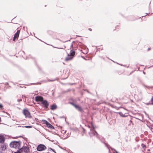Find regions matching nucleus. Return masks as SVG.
Segmentation results:
<instances>
[{
	"label": "nucleus",
	"instance_id": "f257e3e1",
	"mask_svg": "<svg viewBox=\"0 0 153 153\" xmlns=\"http://www.w3.org/2000/svg\"><path fill=\"white\" fill-rule=\"evenodd\" d=\"M91 126L93 127V129H91L90 132L88 133L90 137H91L93 136H94L99 140H100V139L99 137V134L95 130L96 127L94 126L93 123H91Z\"/></svg>",
	"mask_w": 153,
	"mask_h": 153
},
{
	"label": "nucleus",
	"instance_id": "f03ea898",
	"mask_svg": "<svg viewBox=\"0 0 153 153\" xmlns=\"http://www.w3.org/2000/svg\"><path fill=\"white\" fill-rule=\"evenodd\" d=\"M21 142L20 140L18 141H13L10 144V146L11 148H19L20 147Z\"/></svg>",
	"mask_w": 153,
	"mask_h": 153
},
{
	"label": "nucleus",
	"instance_id": "7ed1b4c3",
	"mask_svg": "<svg viewBox=\"0 0 153 153\" xmlns=\"http://www.w3.org/2000/svg\"><path fill=\"white\" fill-rule=\"evenodd\" d=\"M78 42V41L77 42ZM79 42V43H81V44L79 45L78 44H77L76 43H75V41L72 42V44L71 45V48L72 47H73V44H72V43H75L76 44V45H78L79 46V47H80V48H82L83 49H84V50L86 49H87L86 51H87V52L86 53H87L88 52V49L87 48V47L85 45H84L83 44H82L81 42Z\"/></svg>",
	"mask_w": 153,
	"mask_h": 153
},
{
	"label": "nucleus",
	"instance_id": "20e7f679",
	"mask_svg": "<svg viewBox=\"0 0 153 153\" xmlns=\"http://www.w3.org/2000/svg\"><path fill=\"white\" fill-rule=\"evenodd\" d=\"M75 51L73 49H71L70 53V55L71 56L68 57H66L65 59V61H68L72 60L74 57V56L75 55Z\"/></svg>",
	"mask_w": 153,
	"mask_h": 153
},
{
	"label": "nucleus",
	"instance_id": "39448f33",
	"mask_svg": "<svg viewBox=\"0 0 153 153\" xmlns=\"http://www.w3.org/2000/svg\"><path fill=\"white\" fill-rule=\"evenodd\" d=\"M46 149V147L44 145L41 144L38 145L36 147L37 150L39 152L44 151Z\"/></svg>",
	"mask_w": 153,
	"mask_h": 153
},
{
	"label": "nucleus",
	"instance_id": "423d86ee",
	"mask_svg": "<svg viewBox=\"0 0 153 153\" xmlns=\"http://www.w3.org/2000/svg\"><path fill=\"white\" fill-rule=\"evenodd\" d=\"M42 121L43 122V123L45 124L46 126L51 129H54L55 127L49 123L47 120H42Z\"/></svg>",
	"mask_w": 153,
	"mask_h": 153
},
{
	"label": "nucleus",
	"instance_id": "0eeeda50",
	"mask_svg": "<svg viewBox=\"0 0 153 153\" xmlns=\"http://www.w3.org/2000/svg\"><path fill=\"white\" fill-rule=\"evenodd\" d=\"M23 113L25 117L31 118L32 116L30 115V112L27 109L25 108L23 111Z\"/></svg>",
	"mask_w": 153,
	"mask_h": 153
},
{
	"label": "nucleus",
	"instance_id": "6e6552de",
	"mask_svg": "<svg viewBox=\"0 0 153 153\" xmlns=\"http://www.w3.org/2000/svg\"><path fill=\"white\" fill-rule=\"evenodd\" d=\"M41 104H42V106L45 108L47 109L48 108L49 103L47 100H43L41 102Z\"/></svg>",
	"mask_w": 153,
	"mask_h": 153
},
{
	"label": "nucleus",
	"instance_id": "1a4fd4ad",
	"mask_svg": "<svg viewBox=\"0 0 153 153\" xmlns=\"http://www.w3.org/2000/svg\"><path fill=\"white\" fill-rule=\"evenodd\" d=\"M44 99L43 97L39 96H36L35 97V101L37 102H41Z\"/></svg>",
	"mask_w": 153,
	"mask_h": 153
},
{
	"label": "nucleus",
	"instance_id": "9d476101",
	"mask_svg": "<svg viewBox=\"0 0 153 153\" xmlns=\"http://www.w3.org/2000/svg\"><path fill=\"white\" fill-rule=\"evenodd\" d=\"M75 108L76 110L82 113H83L84 112L83 109L79 105L77 104V105L75 106Z\"/></svg>",
	"mask_w": 153,
	"mask_h": 153
},
{
	"label": "nucleus",
	"instance_id": "9b49d317",
	"mask_svg": "<svg viewBox=\"0 0 153 153\" xmlns=\"http://www.w3.org/2000/svg\"><path fill=\"white\" fill-rule=\"evenodd\" d=\"M23 151L24 152L26 153H28L30 152V149L27 146H23Z\"/></svg>",
	"mask_w": 153,
	"mask_h": 153
},
{
	"label": "nucleus",
	"instance_id": "f8f14e48",
	"mask_svg": "<svg viewBox=\"0 0 153 153\" xmlns=\"http://www.w3.org/2000/svg\"><path fill=\"white\" fill-rule=\"evenodd\" d=\"M5 137L4 135L0 134V143H3L4 142Z\"/></svg>",
	"mask_w": 153,
	"mask_h": 153
},
{
	"label": "nucleus",
	"instance_id": "ddd939ff",
	"mask_svg": "<svg viewBox=\"0 0 153 153\" xmlns=\"http://www.w3.org/2000/svg\"><path fill=\"white\" fill-rule=\"evenodd\" d=\"M137 19L133 16H130L128 17V20L129 21H133Z\"/></svg>",
	"mask_w": 153,
	"mask_h": 153
},
{
	"label": "nucleus",
	"instance_id": "4468645a",
	"mask_svg": "<svg viewBox=\"0 0 153 153\" xmlns=\"http://www.w3.org/2000/svg\"><path fill=\"white\" fill-rule=\"evenodd\" d=\"M57 106L55 103L52 105L50 106V108L52 110H54L57 108Z\"/></svg>",
	"mask_w": 153,
	"mask_h": 153
},
{
	"label": "nucleus",
	"instance_id": "2eb2a0df",
	"mask_svg": "<svg viewBox=\"0 0 153 153\" xmlns=\"http://www.w3.org/2000/svg\"><path fill=\"white\" fill-rule=\"evenodd\" d=\"M3 143V144L1 145V148L2 150L5 151L7 149V144L4 142Z\"/></svg>",
	"mask_w": 153,
	"mask_h": 153
},
{
	"label": "nucleus",
	"instance_id": "dca6fc26",
	"mask_svg": "<svg viewBox=\"0 0 153 153\" xmlns=\"http://www.w3.org/2000/svg\"><path fill=\"white\" fill-rule=\"evenodd\" d=\"M102 143H103L105 144V146L107 147L108 149V152L109 153H111L110 151V146L109 145L107 144L106 143L104 142H102Z\"/></svg>",
	"mask_w": 153,
	"mask_h": 153
},
{
	"label": "nucleus",
	"instance_id": "f3484780",
	"mask_svg": "<svg viewBox=\"0 0 153 153\" xmlns=\"http://www.w3.org/2000/svg\"><path fill=\"white\" fill-rule=\"evenodd\" d=\"M19 34L17 33H16L14 35L13 40L15 41L16 39H18V37L19 36Z\"/></svg>",
	"mask_w": 153,
	"mask_h": 153
},
{
	"label": "nucleus",
	"instance_id": "a211bd4d",
	"mask_svg": "<svg viewBox=\"0 0 153 153\" xmlns=\"http://www.w3.org/2000/svg\"><path fill=\"white\" fill-rule=\"evenodd\" d=\"M116 113H118L120 115V116L122 117H126L127 116L126 115H125V114H123L122 112H117Z\"/></svg>",
	"mask_w": 153,
	"mask_h": 153
},
{
	"label": "nucleus",
	"instance_id": "6ab92c4d",
	"mask_svg": "<svg viewBox=\"0 0 153 153\" xmlns=\"http://www.w3.org/2000/svg\"><path fill=\"white\" fill-rule=\"evenodd\" d=\"M18 149L17 150L19 152V153H21L23 151V146L21 148H18Z\"/></svg>",
	"mask_w": 153,
	"mask_h": 153
},
{
	"label": "nucleus",
	"instance_id": "aec40b11",
	"mask_svg": "<svg viewBox=\"0 0 153 153\" xmlns=\"http://www.w3.org/2000/svg\"><path fill=\"white\" fill-rule=\"evenodd\" d=\"M111 150L113 151V153H118V152L116 150L112 148L111 147H110Z\"/></svg>",
	"mask_w": 153,
	"mask_h": 153
},
{
	"label": "nucleus",
	"instance_id": "412c9836",
	"mask_svg": "<svg viewBox=\"0 0 153 153\" xmlns=\"http://www.w3.org/2000/svg\"><path fill=\"white\" fill-rule=\"evenodd\" d=\"M49 149L48 150V151H52L54 153H56L55 151V150L54 149H52V148H50V147H49Z\"/></svg>",
	"mask_w": 153,
	"mask_h": 153
},
{
	"label": "nucleus",
	"instance_id": "4be33fe9",
	"mask_svg": "<svg viewBox=\"0 0 153 153\" xmlns=\"http://www.w3.org/2000/svg\"><path fill=\"white\" fill-rule=\"evenodd\" d=\"M22 127H25L26 128H30L32 127V126H22Z\"/></svg>",
	"mask_w": 153,
	"mask_h": 153
},
{
	"label": "nucleus",
	"instance_id": "5701e85b",
	"mask_svg": "<svg viewBox=\"0 0 153 153\" xmlns=\"http://www.w3.org/2000/svg\"><path fill=\"white\" fill-rule=\"evenodd\" d=\"M141 146L143 148H146V145L144 144L143 143H142L141 144Z\"/></svg>",
	"mask_w": 153,
	"mask_h": 153
},
{
	"label": "nucleus",
	"instance_id": "b1692460",
	"mask_svg": "<svg viewBox=\"0 0 153 153\" xmlns=\"http://www.w3.org/2000/svg\"><path fill=\"white\" fill-rule=\"evenodd\" d=\"M70 103L73 105L74 107H75V106L77 105V104H75L73 102H70Z\"/></svg>",
	"mask_w": 153,
	"mask_h": 153
},
{
	"label": "nucleus",
	"instance_id": "393cba45",
	"mask_svg": "<svg viewBox=\"0 0 153 153\" xmlns=\"http://www.w3.org/2000/svg\"><path fill=\"white\" fill-rule=\"evenodd\" d=\"M56 80V79H48V82H53V81H54Z\"/></svg>",
	"mask_w": 153,
	"mask_h": 153
},
{
	"label": "nucleus",
	"instance_id": "a878e982",
	"mask_svg": "<svg viewBox=\"0 0 153 153\" xmlns=\"http://www.w3.org/2000/svg\"><path fill=\"white\" fill-rule=\"evenodd\" d=\"M150 101L151 102V105H153V96L151 99Z\"/></svg>",
	"mask_w": 153,
	"mask_h": 153
},
{
	"label": "nucleus",
	"instance_id": "bb28decb",
	"mask_svg": "<svg viewBox=\"0 0 153 153\" xmlns=\"http://www.w3.org/2000/svg\"><path fill=\"white\" fill-rule=\"evenodd\" d=\"M117 110H118L119 109V108H122L123 107L121 106H120V107H117L116 106H115L114 107Z\"/></svg>",
	"mask_w": 153,
	"mask_h": 153
},
{
	"label": "nucleus",
	"instance_id": "cd10ccee",
	"mask_svg": "<svg viewBox=\"0 0 153 153\" xmlns=\"http://www.w3.org/2000/svg\"><path fill=\"white\" fill-rule=\"evenodd\" d=\"M35 120H36V122H39V123H41V120H39V119L38 118H35Z\"/></svg>",
	"mask_w": 153,
	"mask_h": 153
},
{
	"label": "nucleus",
	"instance_id": "c85d7f7f",
	"mask_svg": "<svg viewBox=\"0 0 153 153\" xmlns=\"http://www.w3.org/2000/svg\"><path fill=\"white\" fill-rule=\"evenodd\" d=\"M3 107V106L2 104L0 103V108L2 109Z\"/></svg>",
	"mask_w": 153,
	"mask_h": 153
},
{
	"label": "nucleus",
	"instance_id": "c756f323",
	"mask_svg": "<svg viewBox=\"0 0 153 153\" xmlns=\"http://www.w3.org/2000/svg\"><path fill=\"white\" fill-rule=\"evenodd\" d=\"M20 31V30H17V32L16 33H18L19 34Z\"/></svg>",
	"mask_w": 153,
	"mask_h": 153
},
{
	"label": "nucleus",
	"instance_id": "7c9ffc66",
	"mask_svg": "<svg viewBox=\"0 0 153 153\" xmlns=\"http://www.w3.org/2000/svg\"><path fill=\"white\" fill-rule=\"evenodd\" d=\"M145 104H146V105H151V102H149L148 103H145Z\"/></svg>",
	"mask_w": 153,
	"mask_h": 153
},
{
	"label": "nucleus",
	"instance_id": "2f4dec72",
	"mask_svg": "<svg viewBox=\"0 0 153 153\" xmlns=\"http://www.w3.org/2000/svg\"><path fill=\"white\" fill-rule=\"evenodd\" d=\"M82 129H83V132L84 133H85V128H83L82 127Z\"/></svg>",
	"mask_w": 153,
	"mask_h": 153
},
{
	"label": "nucleus",
	"instance_id": "473e14b6",
	"mask_svg": "<svg viewBox=\"0 0 153 153\" xmlns=\"http://www.w3.org/2000/svg\"><path fill=\"white\" fill-rule=\"evenodd\" d=\"M70 91H71L70 89H68V90H67L65 92H68Z\"/></svg>",
	"mask_w": 153,
	"mask_h": 153
},
{
	"label": "nucleus",
	"instance_id": "72a5a7b5",
	"mask_svg": "<svg viewBox=\"0 0 153 153\" xmlns=\"http://www.w3.org/2000/svg\"><path fill=\"white\" fill-rule=\"evenodd\" d=\"M81 57L83 59H84L85 60H86V59H85V57H84L83 56H81Z\"/></svg>",
	"mask_w": 153,
	"mask_h": 153
},
{
	"label": "nucleus",
	"instance_id": "f704fd0d",
	"mask_svg": "<svg viewBox=\"0 0 153 153\" xmlns=\"http://www.w3.org/2000/svg\"><path fill=\"white\" fill-rule=\"evenodd\" d=\"M22 101V99H18L17 101L19 102H20V101Z\"/></svg>",
	"mask_w": 153,
	"mask_h": 153
},
{
	"label": "nucleus",
	"instance_id": "c9c22d12",
	"mask_svg": "<svg viewBox=\"0 0 153 153\" xmlns=\"http://www.w3.org/2000/svg\"><path fill=\"white\" fill-rule=\"evenodd\" d=\"M59 147L61 149H64L61 146H59Z\"/></svg>",
	"mask_w": 153,
	"mask_h": 153
},
{
	"label": "nucleus",
	"instance_id": "e433bc0d",
	"mask_svg": "<svg viewBox=\"0 0 153 153\" xmlns=\"http://www.w3.org/2000/svg\"><path fill=\"white\" fill-rule=\"evenodd\" d=\"M88 30L90 31H91L92 30V29L91 28H89Z\"/></svg>",
	"mask_w": 153,
	"mask_h": 153
},
{
	"label": "nucleus",
	"instance_id": "4c0bfd02",
	"mask_svg": "<svg viewBox=\"0 0 153 153\" xmlns=\"http://www.w3.org/2000/svg\"><path fill=\"white\" fill-rule=\"evenodd\" d=\"M68 84L69 85H73L74 84V83H69Z\"/></svg>",
	"mask_w": 153,
	"mask_h": 153
},
{
	"label": "nucleus",
	"instance_id": "58836bf2",
	"mask_svg": "<svg viewBox=\"0 0 153 153\" xmlns=\"http://www.w3.org/2000/svg\"><path fill=\"white\" fill-rule=\"evenodd\" d=\"M13 153H19V152L17 151H16L14 152Z\"/></svg>",
	"mask_w": 153,
	"mask_h": 153
},
{
	"label": "nucleus",
	"instance_id": "ea45409f",
	"mask_svg": "<svg viewBox=\"0 0 153 153\" xmlns=\"http://www.w3.org/2000/svg\"><path fill=\"white\" fill-rule=\"evenodd\" d=\"M53 47L54 48H59V49H62V48H57V47H53Z\"/></svg>",
	"mask_w": 153,
	"mask_h": 153
},
{
	"label": "nucleus",
	"instance_id": "a19ab883",
	"mask_svg": "<svg viewBox=\"0 0 153 153\" xmlns=\"http://www.w3.org/2000/svg\"><path fill=\"white\" fill-rule=\"evenodd\" d=\"M46 130L47 131H48L49 132H51V131L50 130H49L48 129H46Z\"/></svg>",
	"mask_w": 153,
	"mask_h": 153
},
{
	"label": "nucleus",
	"instance_id": "79ce46f5",
	"mask_svg": "<svg viewBox=\"0 0 153 153\" xmlns=\"http://www.w3.org/2000/svg\"><path fill=\"white\" fill-rule=\"evenodd\" d=\"M67 56H68V57H69L70 56L69 55H70V54H69L68 53H67Z\"/></svg>",
	"mask_w": 153,
	"mask_h": 153
},
{
	"label": "nucleus",
	"instance_id": "37998d69",
	"mask_svg": "<svg viewBox=\"0 0 153 153\" xmlns=\"http://www.w3.org/2000/svg\"><path fill=\"white\" fill-rule=\"evenodd\" d=\"M117 64H119V65H120L121 66H123L122 64H120L119 63H117Z\"/></svg>",
	"mask_w": 153,
	"mask_h": 153
},
{
	"label": "nucleus",
	"instance_id": "c03bdc74",
	"mask_svg": "<svg viewBox=\"0 0 153 153\" xmlns=\"http://www.w3.org/2000/svg\"><path fill=\"white\" fill-rule=\"evenodd\" d=\"M146 15H145V16H142L141 17H144V16H146L147 14V13H146Z\"/></svg>",
	"mask_w": 153,
	"mask_h": 153
},
{
	"label": "nucleus",
	"instance_id": "a18cd8bd",
	"mask_svg": "<svg viewBox=\"0 0 153 153\" xmlns=\"http://www.w3.org/2000/svg\"><path fill=\"white\" fill-rule=\"evenodd\" d=\"M150 49H151V48H149L148 49V51H149V50H150Z\"/></svg>",
	"mask_w": 153,
	"mask_h": 153
},
{
	"label": "nucleus",
	"instance_id": "49530a36",
	"mask_svg": "<svg viewBox=\"0 0 153 153\" xmlns=\"http://www.w3.org/2000/svg\"><path fill=\"white\" fill-rule=\"evenodd\" d=\"M38 68H39V70L40 71H41V69L39 67Z\"/></svg>",
	"mask_w": 153,
	"mask_h": 153
},
{
	"label": "nucleus",
	"instance_id": "de8ad7c7",
	"mask_svg": "<svg viewBox=\"0 0 153 153\" xmlns=\"http://www.w3.org/2000/svg\"><path fill=\"white\" fill-rule=\"evenodd\" d=\"M65 118V117H64L63 116L62 117H60V118Z\"/></svg>",
	"mask_w": 153,
	"mask_h": 153
},
{
	"label": "nucleus",
	"instance_id": "09e8293b",
	"mask_svg": "<svg viewBox=\"0 0 153 153\" xmlns=\"http://www.w3.org/2000/svg\"><path fill=\"white\" fill-rule=\"evenodd\" d=\"M144 86L147 87V88H149V86H146V85H144Z\"/></svg>",
	"mask_w": 153,
	"mask_h": 153
},
{
	"label": "nucleus",
	"instance_id": "8fccbe9b",
	"mask_svg": "<svg viewBox=\"0 0 153 153\" xmlns=\"http://www.w3.org/2000/svg\"><path fill=\"white\" fill-rule=\"evenodd\" d=\"M49 140L50 141H51L52 142H53L54 141V140Z\"/></svg>",
	"mask_w": 153,
	"mask_h": 153
},
{
	"label": "nucleus",
	"instance_id": "3c124183",
	"mask_svg": "<svg viewBox=\"0 0 153 153\" xmlns=\"http://www.w3.org/2000/svg\"><path fill=\"white\" fill-rule=\"evenodd\" d=\"M135 118L136 119H138V120H140V119H138V118H137L135 117Z\"/></svg>",
	"mask_w": 153,
	"mask_h": 153
},
{
	"label": "nucleus",
	"instance_id": "603ef678",
	"mask_svg": "<svg viewBox=\"0 0 153 153\" xmlns=\"http://www.w3.org/2000/svg\"><path fill=\"white\" fill-rule=\"evenodd\" d=\"M143 73L145 74H146L145 72L144 71L143 72Z\"/></svg>",
	"mask_w": 153,
	"mask_h": 153
},
{
	"label": "nucleus",
	"instance_id": "864d4df0",
	"mask_svg": "<svg viewBox=\"0 0 153 153\" xmlns=\"http://www.w3.org/2000/svg\"><path fill=\"white\" fill-rule=\"evenodd\" d=\"M1 122V118L0 117V122Z\"/></svg>",
	"mask_w": 153,
	"mask_h": 153
},
{
	"label": "nucleus",
	"instance_id": "5fc2aeb1",
	"mask_svg": "<svg viewBox=\"0 0 153 153\" xmlns=\"http://www.w3.org/2000/svg\"><path fill=\"white\" fill-rule=\"evenodd\" d=\"M61 84L62 85H65V84L63 83H61Z\"/></svg>",
	"mask_w": 153,
	"mask_h": 153
},
{
	"label": "nucleus",
	"instance_id": "6e6d98bb",
	"mask_svg": "<svg viewBox=\"0 0 153 153\" xmlns=\"http://www.w3.org/2000/svg\"><path fill=\"white\" fill-rule=\"evenodd\" d=\"M147 150H148V151H150V149H147Z\"/></svg>",
	"mask_w": 153,
	"mask_h": 153
},
{
	"label": "nucleus",
	"instance_id": "4d7b16f0",
	"mask_svg": "<svg viewBox=\"0 0 153 153\" xmlns=\"http://www.w3.org/2000/svg\"><path fill=\"white\" fill-rule=\"evenodd\" d=\"M150 3H151V2H150V3L149 4V8L150 7Z\"/></svg>",
	"mask_w": 153,
	"mask_h": 153
},
{
	"label": "nucleus",
	"instance_id": "13d9d810",
	"mask_svg": "<svg viewBox=\"0 0 153 153\" xmlns=\"http://www.w3.org/2000/svg\"><path fill=\"white\" fill-rule=\"evenodd\" d=\"M6 84L7 85H8L9 84H8V82L6 83Z\"/></svg>",
	"mask_w": 153,
	"mask_h": 153
},
{
	"label": "nucleus",
	"instance_id": "bf43d9fd",
	"mask_svg": "<svg viewBox=\"0 0 153 153\" xmlns=\"http://www.w3.org/2000/svg\"><path fill=\"white\" fill-rule=\"evenodd\" d=\"M113 62H114V63H117V62H115L114 61H113Z\"/></svg>",
	"mask_w": 153,
	"mask_h": 153
},
{
	"label": "nucleus",
	"instance_id": "052dcab7",
	"mask_svg": "<svg viewBox=\"0 0 153 153\" xmlns=\"http://www.w3.org/2000/svg\"><path fill=\"white\" fill-rule=\"evenodd\" d=\"M81 39L82 40H83V38H81Z\"/></svg>",
	"mask_w": 153,
	"mask_h": 153
},
{
	"label": "nucleus",
	"instance_id": "680f3d73",
	"mask_svg": "<svg viewBox=\"0 0 153 153\" xmlns=\"http://www.w3.org/2000/svg\"><path fill=\"white\" fill-rule=\"evenodd\" d=\"M37 84H40V83L39 82H38V83H37Z\"/></svg>",
	"mask_w": 153,
	"mask_h": 153
},
{
	"label": "nucleus",
	"instance_id": "e2e57ef3",
	"mask_svg": "<svg viewBox=\"0 0 153 153\" xmlns=\"http://www.w3.org/2000/svg\"><path fill=\"white\" fill-rule=\"evenodd\" d=\"M110 60H111V61H112V62H113V61H113V60H111V59H110Z\"/></svg>",
	"mask_w": 153,
	"mask_h": 153
},
{
	"label": "nucleus",
	"instance_id": "0e129e2a",
	"mask_svg": "<svg viewBox=\"0 0 153 153\" xmlns=\"http://www.w3.org/2000/svg\"><path fill=\"white\" fill-rule=\"evenodd\" d=\"M45 82H47V81H45Z\"/></svg>",
	"mask_w": 153,
	"mask_h": 153
},
{
	"label": "nucleus",
	"instance_id": "69168bd1",
	"mask_svg": "<svg viewBox=\"0 0 153 153\" xmlns=\"http://www.w3.org/2000/svg\"><path fill=\"white\" fill-rule=\"evenodd\" d=\"M21 126H18V127H21Z\"/></svg>",
	"mask_w": 153,
	"mask_h": 153
},
{
	"label": "nucleus",
	"instance_id": "338daca9",
	"mask_svg": "<svg viewBox=\"0 0 153 153\" xmlns=\"http://www.w3.org/2000/svg\"><path fill=\"white\" fill-rule=\"evenodd\" d=\"M16 17H14V18H13V19H14Z\"/></svg>",
	"mask_w": 153,
	"mask_h": 153
},
{
	"label": "nucleus",
	"instance_id": "774afa93",
	"mask_svg": "<svg viewBox=\"0 0 153 153\" xmlns=\"http://www.w3.org/2000/svg\"><path fill=\"white\" fill-rule=\"evenodd\" d=\"M151 67H153V65H152Z\"/></svg>",
	"mask_w": 153,
	"mask_h": 153
}]
</instances>
